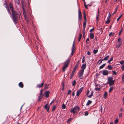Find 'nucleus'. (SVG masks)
Here are the masks:
<instances>
[{
  "instance_id": "nucleus-60",
  "label": "nucleus",
  "mask_w": 124,
  "mask_h": 124,
  "mask_svg": "<svg viewBox=\"0 0 124 124\" xmlns=\"http://www.w3.org/2000/svg\"><path fill=\"white\" fill-rule=\"evenodd\" d=\"M94 30V28H93L90 30V32H91L92 31H93Z\"/></svg>"
},
{
  "instance_id": "nucleus-27",
  "label": "nucleus",
  "mask_w": 124,
  "mask_h": 124,
  "mask_svg": "<svg viewBox=\"0 0 124 124\" xmlns=\"http://www.w3.org/2000/svg\"><path fill=\"white\" fill-rule=\"evenodd\" d=\"M79 61H78V62H77V64H76L75 66L74 67V68H75V69H76L78 67V64H79Z\"/></svg>"
},
{
  "instance_id": "nucleus-26",
  "label": "nucleus",
  "mask_w": 124,
  "mask_h": 124,
  "mask_svg": "<svg viewBox=\"0 0 124 124\" xmlns=\"http://www.w3.org/2000/svg\"><path fill=\"white\" fill-rule=\"evenodd\" d=\"M92 102V101L90 100H88L86 104V105L88 106Z\"/></svg>"
},
{
  "instance_id": "nucleus-3",
  "label": "nucleus",
  "mask_w": 124,
  "mask_h": 124,
  "mask_svg": "<svg viewBox=\"0 0 124 124\" xmlns=\"http://www.w3.org/2000/svg\"><path fill=\"white\" fill-rule=\"evenodd\" d=\"M80 108L78 106H76L71 109L70 112L74 114H75L79 110Z\"/></svg>"
},
{
  "instance_id": "nucleus-28",
  "label": "nucleus",
  "mask_w": 124,
  "mask_h": 124,
  "mask_svg": "<svg viewBox=\"0 0 124 124\" xmlns=\"http://www.w3.org/2000/svg\"><path fill=\"white\" fill-rule=\"evenodd\" d=\"M121 43H119L118 45H117L116 46V47L117 48H119L120 46L121 45Z\"/></svg>"
},
{
  "instance_id": "nucleus-52",
  "label": "nucleus",
  "mask_w": 124,
  "mask_h": 124,
  "mask_svg": "<svg viewBox=\"0 0 124 124\" xmlns=\"http://www.w3.org/2000/svg\"><path fill=\"white\" fill-rule=\"evenodd\" d=\"M62 87H63H63H64V82H62Z\"/></svg>"
},
{
  "instance_id": "nucleus-50",
  "label": "nucleus",
  "mask_w": 124,
  "mask_h": 124,
  "mask_svg": "<svg viewBox=\"0 0 124 124\" xmlns=\"http://www.w3.org/2000/svg\"><path fill=\"white\" fill-rule=\"evenodd\" d=\"M120 63L121 64H122L124 63V61L122 60L120 62Z\"/></svg>"
},
{
  "instance_id": "nucleus-4",
  "label": "nucleus",
  "mask_w": 124,
  "mask_h": 124,
  "mask_svg": "<svg viewBox=\"0 0 124 124\" xmlns=\"http://www.w3.org/2000/svg\"><path fill=\"white\" fill-rule=\"evenodd\" d=\"M84 71L80 70L78 73V77L80 79H81L83 78V75Z\"/></svg>"
},
{
  "instance_id": "nucleus-11",
  "label": "nucleus",
  "mask_w": 124,
  "mask_h": 124,
  "mask_svg": "<svg viewBox=\"0 0 124 124\" xmlns=\"http://www.w3.org/2000/svg\"><path fill=\"white\" fill-rule=\"evenodd\" d=\"M115 81V80H114L112 81H109V82H108V84H109V86H111L114 84V83Z\"/></svg>"
},
{
  "instance_id": "nucleus-1",
  "label": "nucleus",
  "mask_w": 124,
  "mask_h": 124,
  "mask_svg": "<svg viewBox=\"0 0 124 124\" xmlns=\"http://www.w3.org/2000/svg\"><path fill=\"white\" fill-rule=\"evenodd\" d=\"M9 6L10 9L11 10V16L13 21L15 23H17L18 22V18L19 17L20 15L17 11L14 10L11 3H10Z\"/></svg>"
},
{
  "instance_id": "nucleus-24",
  "label": "nucleus",
  "mask_w": 124,
  "mask_h": 124,
  "mask_svg": "<svg viewBox=\"0 0 124 124\" xmlns=\"http://www.w3.org/2000/svg\"><path fill=\"white\" fill-rule=\"evenodd\" d=\"M113 79V78L112 77H109L108 78V82H109V81H112V79Z\"/></svg>"
},
{
  "instance_id": "nucleus-6",
  "label": "nucleus",
  "mask_w": 124,
  "mask_h": 124,
  "mask_svg": "<svg viewBox=\"0 0 124 124\" xmlns=\"http://www.w3.org/2000/svg\"><path fill=\"white\" fill-rule=\"evenodd\" d=\"M82 19V15L79 9L78 10V20L79 21H81Z\"/></svg>"
},
{
  "instance_id": "nucleus-31",
  "label": "nucleus",
  "mask_w": 124,
  "mask_h": 124,
  "mask_svg": "<svg viewBox=\"0 0 124 124\" xmlns=\"http://www.w3.org/2000/svg\"><path fill=\"white\" fill-rule=\"evenodd\" d=\"M113 56H112L111 57V58L110 59V60H109L108 62V63H110V62L111 61H112L113 60Z\"/></svg>"
},
{
  "instance_id": "nucleus-61",
  "label": "nucleus",
  "mask_w": 124,
  "mask_h": 124,
  "mask_svg": "<svg viewBox=\"0 0 124 124\" xmlns=\"http://www.w3.org/2000/svg\"><path fill=\"white\" fill-rule=\"evenodd\" d=\"M87 54L88 55H90L91 54V53L89 51H88L87 53Z\"/></svg>"
},
{
  "instance_id": "nucleus-43",
  "label": "nucleus",
  "mask_w": 124,
  "mask_h": 124,
  "mask_svg": "<svg viewBox=\"0 0 124 124\" xmlns=\"http://www.w3.org/2000/svg\"><path fill=\"white\" fill-rule=\"evenodd\" d=\"M76 81L75 80H74L73 82L72 83V85L73 86H75L76 83Z\"/></svg>"
},
{
  "instance_id": "nucleus-51",
  "label": "nucleus",
  "mask_w": 124,
  "mask_h": 124,
  "mask_svg": "<svg viewBox=\"0 0 124 124\" xmlns=\"http://www.w3.org/2000/svg\"><path fill=\"white\" fill-rule=\"evenodd\" d=\"M74 52H75V51H72L71 53V56H70L71 57H72V56Z\"/></svg>"
},
{
  "instance_id": "nucleus-47",
  "label": "nucleus",
  "mask_w": 124,
  "mask_h": 124,
  "mask_svg": "<svg viewBox=\"0 0 124 124\" xmlns=\"http://www.w3.org/2000/svg\"><path fill=\"white\" fill-rule=\"evenodd\" d=\"M4 4L6 5V6H5L6 8V7H7V6H8V5L7 4V2L6 1H5V3H4Z\"/></svg>"
},
{
  "instance_id": "nucleus-15",
  "label": "nucleus",
  "mask_w": 124,
  "mask_h": 124,
  "mask_svg": "<svg viewBox=\"0 0 124 124\" xmlns=\"http://www.w3.org/2000/svg\"><path fill=\"white\" fill-rule=\"evenodd\" d=\"M108 96V93L107 92H105L103 96L104 98H105V99H106L107 97Z\"/></svg>"
},
{
  "instance_id": "nucleus-46",
  "label": "nucleus",
  "mask_w": 124,
  "mask_h": 124,
  "mask_svg": "<svg viewBox=\"0 0 124 124\" xmlns=\"http://www.w3.org/2000/svg\"><path fill=\"white\" fill-rule=\"evenodd\" d=\"M123 29V28H122L121 30H120V31L119 32V34H118V35H120V34H121V33L122 32V31Z\"/></svg>"
},
{
  "instance_id": "nucleus-14",
  "label": "nucleus",
  "mask_w": 124,
  "mask_h": 124,
  "mask_svg": "<svg viewBox=\"0 0 124 124\" xmlns=\"http://www.w3.org/2000/svg\"><path fill=\"white\" fill-rule=\"evenodd\" d=\"M18 85H19V86L21 88H23L24 86L23 84V83L22 82H21L19 83Z\"/></svg>"
},
{
  "instance_id": "nucleus-55",
  "label": "nucleus",
  "mask_w": 124,
  "mask_h": 124,
  "mask_svg": "<svg viewBox=\"0 0 124 124\" xmlns=\"http://www.w3.org/2000/svg\"><path fill=\"white\" fill-rule=\"evenodd\" d=\"M74 75V74H73V73H72L70 77V79H71L72 78L73 76Z\"/></svg>"
},
{
  "instance_id": "nucleus-40",
  "label": "nucleus",
  "mask_w": 124,
  "mask_h": 124,
  "mask_svg": "<svg viewBox=\"0 0 124 124\" xmlns=\"http://www.w3.org/2000/svg\"><path fill=\"white\" fill-rule=\"evenodd\" d=\"M56 105H54V106L52 109V111H54V110L56 108Z\"/></svg>"
},
{
  "instance_id": "nucleus-19",
  "label": "nucleus",
  "mask_w": 124,
  "mask_h": 124,
  "mask_svg": "<svg viewBox=\"0 0 124 124\" xmlns=\"http://www.w3.org/2000/svg\"><path fill=\"white\" fill-rule=\"evenodd\" d=\"M86 20H85L83 23V28H85L86 25Z\"/></svg>"
},
{
  "instance_id": "nucleus-49",
  "label": "nucleus",
  "mask_w": 124,
  "mask_h": 124,
  "mask_svg": "<svg viewBox=\"0 0 124 124\" xmlns=\"http://www.w3.org/2000/svg\"><path fill=\"white\" fill-rule=\"evenodd\" d=\"M112 72L113 74L115 75H116L117 74V73L115 71H112Z\"/></svg>"
},
{
  "instance_id": "nucleus-62",
  "label": "nucleus",
  "mask_w": 124,
  "mask_h": 124,
  "mask_svg": "<svg viewBox=\"0 0 124 124\" xmlns=\"http://www.w3.org/2000/svg\"><path fill=\"white\" fill-rule=\"evenodd\" d=\"M99 15H97L96 16V20L97 21H98V16Z\"/></svg>"
},
{
  "instance_id": "nucleus-12",
  "label": "nucleus",
  "mask_w": 124,
  "mask_h": 124,
  "mask_svg": "<svg viewBox=\"0 0 124 124\" xmlns=\"http://www.w3.org/2000/svg\"><path fill=\"white\" fill-rule=\"evenodd\" d=\"M86 64L85 63L83 64L81 66V68L82 69L81 70L84 71V70L86 68Z\"/></svg>"
},
{
  "instance_id": "nucleus-30",
  "label": "nucleus",
  "mask_w": 124,
  "mask_h": 124,
  "mask_svg": "<svg viewBox=\"0 0 124 124\" xmlns=\"http://www.w3.org/2000/svg\"><path fill=\"white\" fill-rule=\"evenodd\" d=\"M49 85H47V84H46L45 85V86L44 88L47 89L48 88V86H49Z\"/></svg>"
},
{
  "instance_id": "nucleus-18",
  "label": "nucleus",
  "mask_w": 124,
  "mask_h": 124,
  "mask_svg": "<svg viewBox=\"0 0 124 124\" xmlns=\"http://www.w3.org/2000/svg\"><path fill=\"white\" fill-rule=\"evenodd\" d=\"M74 45H75V41H74L73 43L72 46V51H75L74 50L75 49V47H74Z\"/></svg>"
},
{
  "instance_id": "nucleus-23",
  "label": "nucleus",
  "mask_w": 124,
  "mask_h": 124,
  "mask_svg": "<svg viewBox=\"0 0 124 124\" xmlns=\"http://www.w3.org/2000/svg\"><path fill=\"white\" fill-rule=\"evenodd\" d=\"M109 55H107L106 57H105V58L102 59V60H108V58L109 57Z\"/></svg>"
},
{
  "instance_id": "nucleus-39",
  "label": "nucleus",
  "mask_w": 124,
  "mask_h": 124,
  "mask_svg": "<svg viewBox=\"0 0 124 124\" xmlns=\"http://www.w3.org/2000/svg\"><path fill=\"white\" fill-rule=\"evenodd\" d=\"M84 19L85 20H86V14H85V12H84Z\"/></svg>"
},
{
  "instance_id": "nucleus-20",
  "label": "nucleus",
  "mask_w": 124,
  "mask_h": 124,
  "mask_svg": "<svg viewBox=\"0 0 124 124\" xmlns=\"http://www.w3.org/2000/svg\"><path fill=\"white\" fill-rule=\"evenodd\" d=\"M6 9H7V10L8 11V12L9 14H10V15H11V14L10 12V9L8 7V6H7V7H6Z\"/></svg>"
},
{
  "instance_id": "nucleus-35",
  "label": "nucleus",
  "mask_w": 124,
  "mask_h": 124,
  "mask_svg": "<svg viewBox=\"0 0 124 124\" xmlns=\"http://www.w3.org/2000/svg\"><path fill=\"white\" fill-rule=\"evenodd\" d=\"M15 2L17 3L18 5L20 3V1L19 0H15Z\"/></svg>"
},
{
  "instance_id": "nucleus-57",
  "label": "nucleus",
  "mask_w": 124,
  "mask_h": 124,
  "mask_svg": "<svg viewBox=\"0 0 124 124\" xmlns=\"http://www.w3.org/2000/svg\"><path fill=\"white\" fill-rule=\"evenodd\" d=\"M121 68L122 69V71L124 70V65L121 67Z\"/></svg>"
},
{
  "instance_id": "nucleus-34",
  "label": "nucleus",
  "mask_w": 124,
  "mask_h": 124,
  "mask_svg": "<svg viewBox=\"0 0 124 124\" xmlns=\"http://www.w3.org/2000/svg\"><path fill=\"white\" fill-rule=\"evenodd\" d=\"M107 67L108 68V69L110 70H111L112 69V67L110 65H108V66Z\"/></svg>"
},
{
  "instance_id": "nucleus-42",
  "label": "nucleus",
  "mask_w": 124,
  "mask_h": 124,
  "mask_svg": "<svg viewBox=\"0 0 124 124\" xmlns=\"http://www.w3.org/2000/svg\"><path fill=\"white\" fill-rule=\"evenodd\" d=\"M118 122V119H116L115 121V123L116 124H117Z\"/></svg>"
},
{
  "instance_id": "nucleus-21",
  "label": "nucleus",
  "mask_w": 124,
  "mask_h": 124,
  "mask_svg": "<svg viewBox=\"0 0 124 124\" xmlns=\"http://www.w3.org/2000/svg\"><path fill=\"white\" fill-rule=\"evenodd\" d=\"M106 64V63L103 64L101 66L99 67L100 69H101L103 68L105 66Z\"/></svg>"
},
{
  "instance_id": "nucleus-13",
  "label": "nucleus",
  "mask_w": 124,
  "mask_h": 124,
  "mask_svg": "<svg viewBox=\"0 0 124 124\" xmlns=\"http://www.w3.org/2000/svg\"><path fill=\"white\" fill-rule=\"evenodd\" d=\"M50 92L49 91H47L45 92V97H48L49 96Z\"/></svg>"
},
{
  "instance_id": "nucleus-54",
  "label": "nucleus",
  "mask_w": 124,
  "mask_h": 124,
  "mask_svg": "<svg viewBox=\"0 0 124 124\" xmlns=\"http://www.w3.org/2000/svg\"><path fill=\"white\" fill-rule=\"evenodd\" d=\"M118 6L117 5L116 8L115 9V11H117V10L118 9Z\"/></svg>"
},
{
  "instance_id": "nucleus-64",
  "label": "nucleus",
  "mask_w": 124,
  "mask_h": 124,
  "mask_svg": "<svg viewBox=\"0 0 124 124\" xmlns=\"http://www.w3.org/2000/svg\"><path fill=\"white\" fill-rule=\"evenodd\" d=\"M54 100H53L52 101L51 103L50 104V105H51L54 102Z\"/></svg>"
},
{
  "instance_id": "nucleus-44",
  "label": "nucleus",
  "mask_w": 124,
  "mask_h": 124,
  "mask_svg": "<svg viewBox=\"0 0 124 124\" xmlns=\"http://www.w3.org/2000/svg\"><path fill=\"white\" fill-rule=\"evenodd\" d=\"M109 15L107 17V19H109L111 16V14L110 13H109Z\"/></svg>"
},
{
  "instance_id": "nucleus-8",
  "label": "nucleus",
  "mask_w": 124,
  "mask_h": 124,
  "mask_svg": "<svg viewBox=\"0 0 124 124\" xmlns=\"http://www.w3.org/2000/svg\"><path fill=\"white\" fill-rule=\"evenodd\" d=\"M45 109H46L47 111L48 112L49 111V106H48V104H46L44 106Z\"/></svg>"
},
{
  "instance_id": "nucleus-25",
  "label": "nucleus",
  "mask_w": 124,
  "mask_h": 124,
  "mask_svg": "<svg viewBox=\"0 0 124 124\" xmlns=\"http://www.w3.org/2000/svg\"><path fill=\"white\" fill-rule=\"evenodd\" d=\"M114 35V33L112 32H111L109 34V36L110 37L113 36Z\"/></svg>"
},
{
  "instance_id": "nucleus-38",
  "label": "nucleus",
  "mask_w": 124,
  "mask_h": 124,
  "mask_svg": "<svg viewBox=\"0 0 124 124\" xmlns=\"http://www.w3.org/2000/svg\"><path fill=\"white\" fill-rule=\"evenodd\" d=\"M110 22V20L109 19H107V21H106L105 22V23L108 24Z\"/></svg>"
},
{
  "instance_id": "nucleus-33",
  "label": "nucleus",
  "mask_w": 124,
  "mask_h": 124,
  "mask_svg": "<svg viewBox=\"0 0 124 124\" xmlns=\"http://www.w3.org/2000/svg\"><path fill=\"white\" fill-rule=\"evenodd\" d=\"M98 51V49H97L96 50H94L93 51V53H94V54H95L97 53Z\"/></svg>"
},
{
  "instance_id": "nucleus-32",
  "label": "nucleus",
  "mask_w": 124,
  "mask_h": 124,
  "mask_svg": "<svg viewBox=\"0 0 124 124\" xmlns=\"http://www.w3.org/2000/svg\"><path fill=\"white\" fill-rule=\"evenodd\" d=\"M93 91L91 92V94L89 95L88 97L89 98H91L93 95Z\"/></svg>"
},
{
  "instance_id": "nucleus-29",
  "label": "nucleus",
  "mask_w": 124,
  "mask_h": 124,
  "mask_svg": "<svg viewBox=\"0 0 124 124\" xmlns=\"http://www.w3.org/2000/svg\"><path fill=\"white\" fill-rule=\"evenodd\" d=\"M113 87L112 86L110 88L109 90V92L110 93L113 89Z\"/></svg>"
},
{
  "instance_id": "nucleus-56",
  "label": "nucleus",
  "mask_w": 124,
  "mask_h": 124,
  "mask_svg": "<svg viewBox=\"0 0 124 124\" xmlns=\"http://www.w3.org/2000/svg\"><path fill=\"white\" fill-rule=\"evenodd\" d=\"M84 58V57H83V59H82V62L83 63H84L85 61V60Z\"/></svg>"
},
{
  "instance_id": "nucleus-17",
  "label": "nucleus",
  "mask_w": 124,
  "mask_h": 124,
  "mask_svg": "<svg viewBox=\"0 0 124 124\" xmlns=\"http://www.w3.org/2000/svg\"><path fill=\"white\" fill-rule=\"evenodd\" d=\"M44 84V82L42 83L40 85L39 84V85H37V87H39V88L41 87H42V86H43Z\"/></svg>"
},
{
  "instance_id": "nucleus-16",
  "label": "nucleus",
  "mask_w": 124,
  "mask_h": 124,
  "mask_svg": "<svg viewBox=\"0 0 124 124\" xmlns=\"http://www.w3.org/2000/svg\"><path fill=\"white\" fill-rule=\"evenodd\" d=\"M90 37L91 39H93L94 37V35L92 33H90Z\"/></svg>"
},
{
  "instance_id": "nucleus-36",
  "label": "nucleus",
  "mask_w": 124,
  "mask_h": 124,
  "mask_svg": "<svg viewBox=\"0 0 124 124\" xmlns=\"http://www.w3.org/2000/svg\"><path fill=\"white\" fill-rule=\"evenodd\" d=\"M122 15H123V14H122L119 17H118L117 19V21H118L119 20V19L121 17H122Z\"/></svg>"
},
{
  "instance_id": "nucleus-41",
  "label": "nucleus",
  "mask_w": 124,
  "mask_h": 124,
  "mask_svg": "<svg viewBox=\"0 0 124 124\" xmlns=\"http://www.w3.org/2000/svg\"><path fill=\"white\" fill-rule=\"evenodd\" d=\"M85 114L84 115L85 116H87L88 114V113L87 111H86L85 112Z\"/></svg>"
},
{
  "instance_id": "nucleus-2",
  "label": "nucleus",
  "mask_w": 124,
  "mask_h": 124,
  "mask_svg": "<svg viewBox=\"0 0 124 124\" xmlns=\"http://www.w3.org/2000/svg\"><path fill=\"white\" fill-rule=\"evenodd\" d=\"M70 58H68L67 60L64 63V65L63 67L62 70L63 72H64L65 69L68 66L69 62L70 61Z\"/></svg>"
},
{
  "instance_id": "nucleus-22",
  "label": "nucleus",
  "mask_w": 124,
  "mask_h": 124,
  "mask_svg": "<svg viewBox=\"0 0 124 124\" xmlns=\"http://www.w3.org/2000/svg\"><path fill=\"white\" fill-rule=\"evenodd\" d=\"M82 35L81 34H80V33L79 34V36H78V37H79V39H78V41H80V40H81V37H82Z\"/></svg>"
},
{
  "instance_id": "nucleus-37",
  "label": "nucleus",
  "mask_w": 124,
  "mask_h": 124,
  "mask_svg": "<svg viewBox=\"0 0 124 124\" xmlns=\"http://www.w3.org/2000/svg\"><path fill=\"white\" fill-rule=\"evenodd\" d=\"M66 108V106L63 103L62 106V108L63 109H65Z\"/></svg>"
},
{
  "instance_id": "nucleus-63",
  "label": "nucleus",
  "mask_w": 124,
  "mask_h": 124,
  "mask_svg": "<svg viewBox=\"0 0 124 124\" xmlns=\"http://www.w3.org/2000/svg\"><path fill=\"white\" fill-rule=\"evenodd\" d=\"M85 7L86 9H88V7L87 6V5H86V4H85Z\"/></svg>"
},
{
  "instance_id": "nucleus-58",
  "label": "nucleus",
  "mask_w": 124,
  "mask_h": 124,
  "mask_svg": "<svg viewBox=\"0 0 124 124\" xmlns=\"http://www.w3.org/2000/svg\"><path fill=\"white\" fill-rule=\"evenodd\" d=\"M95 90L96 91H97V90H100V88H95Z\"/></svg>"
},
{
  "instance_id": "nucleus-5",
  "label": "nucleus",
  "mask_w": 124,
  "mask_h": 124,
  "mask_svg": "<svg viewBox=\"0 0 124 124\" xmlns=\"http://www.w3.org/2000/svg\"><path fill=\"white\" fill-rule=\"evenodd\" d=\"M83 87H82L80 88V89H79V90L77 91V93L76 95L78 96V97L79 96L81 92L82 91V90L83 89Z\"/></svg>"
},
{
  "instance_id": "nucleus-59",
  "label": "nucleus",
  "mask_w": 124,
  "mask_h": 124,
  "mask_svg": "<svg viewBox=\"0 0 124 124\" xmlns=\"http://www.w3.org/2000/svg\"><path fill=\"white\" fill-rule=\"evenodd\" d=\"M121 39L120 38H119L118 39V42H119V43H121V42L120 41V40H121Z\"/></svg>"
},
{
  "instance_id": "nucleus-45",
  "label": "nucleus",
  "mask_w": 124,
  "mask_h": 124,
  "mask_svg": "<svg viewBox=\"0 0 124 124\" xmlns=\"http://www.w3.org/2000/svg\"><path fill=\"white\" fill-rule=\"evenodd\" d=\"M23 15H24V17L26 19H27V16L24 13V12H23Z\"/></svg>"
},
{
  "instance_id": "nucleus-53",
  "label": "nucleus",
  "mask_w": 124,
  "mask_h": 124,
  "mask_svg": "<svg viewBox=\"0 0 124 124\" xmlns=\"http://www.w3.org/2000/svg\"><path fill=\"white\" fill-rule=\"evenodd\" d=\"M89 41V39L88 38H87L86 40V44L89 43V42L88 41Z\"/></svg>"
},
{
  "instance_id": "nucleus-48",
  "label": "nucleus",
  "mask_w": 124,
  "mask_h": 124,
  "mask_svg": "<svg viewBox=\"0 0 124 124\" xmlns=\"http://www.w3.org/2000/svg\"><path fill=\"white\" fill-rule=\"evenodd\" d=\"M71 91L70 90H69L68 91V92L67 93V95H69L71 93Z\"/></svg>"
},
{
  "instance_id": "nucleus-7",
  "label": "nucleus",
  "mask_w": 124,
  "mask_h": 124,
  "mask_svg": "<svg viewBox=\"0 0 124 124\" xmlns=\"http://www.w3.org/2000/svg\"><path fill=\"white\" fill-rule=\"evenodd\" d=\"M21 4L22 5V9L23 11L24 12L25 11V9L24 8L25 7V1L24 0H22Z\"/></svg>"
},
{
  "instance_id": "nucleus-10",
  "label": "nucleus",
  "mask_w": 124,
  "mask_h": 124,
  "mask_svg": "<svg viewBox=\"0 0 124 124\" xmlns=\"http://www.w3.org/2000/svg\"><path fill=\"white\" fill-rule=\"evenodd\" d=\"M108 71L107 70H104L103 71L102 74L103 75H107L108 74Z\"/></svg>"
},
{
  "instance_id": "nucleus-9",
  "label": "nucleus",
  "mask_w": 124,
  "mask_h": 124,
  "mask_svg": "<svg viewBox=\"0 0 124 124\" xmlns=\"http://www.w3.org/2000/svg\"><path fill=\"white\" fill-rule=\"evenodd\" d=\"M42 94L39 93V96H38V101H39L43 97V95H42Z\"/></svg>"
}]
</instances>
